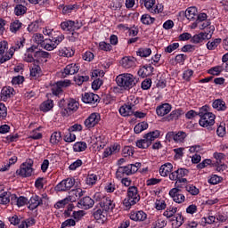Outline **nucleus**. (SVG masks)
Instances as JSON below:
<instances>
[{"label": "nucleus", "instance_id": "1", "mask_svg": "<svg viewBox=\"0 0 228 228\" xmlns=\"http://www.w3.org/2000/svg\"><path fill=\"white\" fill-rule=\"evenodd\" d=\"M199 117L200 118L199 122L201 127L215 126V118H216V116L212 112H209V107L206 105L201 107L199 111Z\"/></svg>", "mask_w": 228, "mask_h": 228}, {"label": "nucleus", "instance_id": "2", "mask_svg": "<svg viewBox=\"0 0 228 228\" xmlns=\"http://www.w3.org/2000/svg\"><path fill=\"white\" fill-rule=\"evenodd\" d=\"M116 83L118 86H121L125 90H129L133 88V86H136V83H138V79L134 76L129 73H125L118 75L116 77Z\"/></svg>", "mask_w": 228, "mask_h": 228}, {"label": "nucleus", "instance_id": "3", "mask_svg": "<svg viewBox=\"0 0 228 228\" xmlns=\"http://www.w3.org/2000/svg\"><path fill=\"white\" fill-rule=\"evenodd\" d=\"M159 134H161L159 130H155L144 134L143 139L138 140L135 142L136 147H138V149H149L152 144V142H154L156 138H159Z\"/></svg>", "mask_w": 228, "mask_h": 228}, {"label": "nucleus", "instance_id": "4", "mask_svg": "<svg viewBox=\"0 0 228 228\" xmlns=\"http://www.w3.org/2000/svg\"><path fill=\"white\" fill-rule=\"evenodd\" d=\"M137 202H140V194L136 186H130L127 190V197L124 200L123 204L126 208H131Z\"/></svg>", "mask_w": 228, "mask_h": 228}, {"label": "nucleus", "instance_id": "5", "mask_svg": "<svg viewBox=\"0 0 228 228\" xmlns=\"http://www.w3.org/2000/svg\"><path fill=\"white\" fill-rule=\"evenodd\" d=\"M190 174V171L186 168H178L177 170L172 172L169 175V179L170 181H176L175 182V186L179 188V183H188V180L184 177Z\"/></svg>", "mask_w": 228, "mask_h": 228}, {"label": "nucleus", "instance_id": "6", "mask_svg": "<svg viewBox=\"0 0 228 228\" xmlns=\"http://www.w3.org/2000/svg\"><path fill=\"white\" fill-rule=\"evenodd\" d=\"M60 26L62 31H69V33H72V31H77L78 29H81V28H83V23L77 20L74 21L71 20H66L61 22Z\"/></svg>", "mask_w": 228, "mask_h": 228}, {"label": "nucleus", "instance_id": "7", "mask_svg": "<svg viewBox=\"0 0 228 228\" xmlns=\"http://www.w3.org/2000/svg\"><path fill=\"white\" fill-rule=\"evenodd\" d=\"M16 174L21 177H31L33 175V160L28 159L22 163L20 169L16 171Z\"/></svg>", "mask_w": 228, "mask_h": 228}, {"label": "nucleus", "instance_id": "8", "mask_svg": "<svg viewBox=\"0 0 228 228\" xmlns=\"http://www.w3.org/2000/svg\"><path fill=\"white\" fill-rule=\"evenodd\" d=\"M26 61L33 62L30 65V77L31 79H38L42 76V69L40 68V60L38 59H26Z\"/></svg>", "mask_w": 228, "mask_h": 228}, {"label": "nucleus", "instance_id": "9", "mask_svg": "<svg viewBox=\"0 0 228 228\" xmlns=\"http://www.w3.org/2000/svg\"><path fill=\"white\" fill-rule=\"evenodd\" d=\"M76 184V180L73 178H67L62 180L60 183H58L55 187L57 191H69L71 188Z\"/></svg>", "mask_w": 228, "mask_h": 228}, {"label": "nucleus", "instance_id": "10", "mask_svg": "<svg viewBox=\"0 0 228 228\" xmlns=\"http://www.w3.org/2000/svg\"><path fill=\"white\" fill-rule=\"evenodd\" d=\"M71 85L70 80L66 79L63 81H58L56 84L52 86V94L53 95H60L63 92V88H67Z\"/></svg>", "mask_w": 228, "mask_h": 228}, {"label": "nucleus", "instance_id": "11", "mask_svg": "<svg viewBox=\"0 0 228 228\" xmlns=\"http://www.w3.org/2000/svg\"><path fill=\"white\" fill-rule=\"evenodd\" d=\"M99 122H101V115L97 112H94L85 120L84 124L87 129H92V127H95Z\"/></svg>", "mask_w": 228, "mask_h": 228}, {"label": "nucleus", "instance_id": "12", "mask_svg": "<svg viewBox=\"0 0 228 228\" xmlns=\"http://www.w3.org/2000/svg\"><path fill=\"white\" fill-rule=\"evenodd\" d=\"M181 189L179 187L173 188L169 191V196L173 199L174 202L176 204H183L186 200V197L183 194L180 193Z\"/></svg>", "mask_w": 228, "mask_h": 228}, {"label": "nucleus", "instance_id": "13", "mask_svg": "<svg viewBox=\"0 0 228 228\" xmlns=\"http://www.w3.org/2000/svg\"><path fill=\"white\" fill-rule=\"evenodd\" d=\"M26 39L24 37L20 38L13 45L10 47V49L5 53V58H12L13 54H15V51H19L20 47H24V44Z\"/></svg>", "mask_w": 228, "mask_h": 228}, {"label": "nucleus", "instance_id": "14", "mask_svg": "<svg viewBox=\"0 0 228 228\" xmlns=\"http://www.w3.org/2000/svg\"><path fill=\"white\" fill-rule=\"evenodd\" d=\"M28 58H49V53L45 51H35V48L30 47L27 50Z\"/></svg>", "mask_w": 228, "mask_h": 228}, {"label": "nucleus", "instance_id": "15", "mask_svg": "<svg viewBox=\"0 0 228 228\" xmlns=\"http://www.w3.org/2000/svg\"><path fill=\"white\" fill-rule=\"evenodd\" d=\"M44 199H47V196H43L42 198H40L38 195L32 196L28 201L29 209H37L38 206H42V204H44Z\"/></svg>", "mask_w": 228, "mask_h": 228}, {"label": "nucleus", "instance_id": "16", "mask_svg": "<svg viewBox=\"0 0 228 228\" xmlns=\"http://www.w3.org/2000/svg\"><path fill=\"white\" fill-rule=\"evenodd\" d=\"M79 72V66L77 64H69L61 72V77H67V76H72Z\"/></svg>", "mask_w": 228, "mask_h": 228}, {"label": "nucleus", "instance_id": "17", "mask_svg": "<svg viewBox=\"0 0 228 228\" xmlns=\"http://www.w3.org/2000/svg\"><path fill=\"white\" fill-rule=\"evenodd\" d=\"M15 95V89L13 87L5 86L3 87L1 91V100L6 102L8 99H12V97Z\"/></svg>", "mask_w": 228, "mask_h": 228}, {"label": "nucleus", "instance_id": "18", "mask_svg": "<svg viewBox=\"0 0 228 228\" xmlns=\"http://www.w3.org/2000/svg\"><path fill=\"white\" fill-rule=\"evenodd\" d=\"M82 101L86 104H95L99 101V95L94 93H86L82 95Z\"/></svg>", "mask_w": 228, "mask_h": 228}, {"label": "nucleus", "instance_id": "19", "mask_svg": "<svg viewBox=\"0 0 228 228\" xmlns=\"http://www.w3.org/2000/svg\"><path fill=\"white\" fill-rule=\"evenodd\" d=\"M152 72H154V68L151 66V63H147L138 70L137 74L140 77H148V76H152Z\"/></svg>", "mask_w": 228, "mask_h": 228}, {"label": "nucleus", "instance_id": "20", "mask_svg": "<svg viewBox=\"0 0 228 228\" xmlns=\"http://www.w3.org/2000/svg\"><path fill=\"white\" fill-rule=\"evenodd\" d=\"M169 111H172V106L169 103H163L156 109L158 117H165V115H168Z\"/></svg>", "mask_w": 228, "mask_h": 228}, {"label": "nucleus", "instance_id": "21", "mask_svg": "<svg viewBox=\"0 0 228 228\" xmlns=\"http://www.w3.org/2000/svg\"><path fill=\"white\" fill-rule=\"evenodd\" d=\"M130 219L134 222H145L147 220V214L142 210L130 213Z\"/></svg>", "mask_w": 228, "mask_h": 228}, {"label": "nucleus", "instance_id": "22", "mask_svg": "<svg viewBox=\"0 0 228 228\" xmlns=\"http://www.w3.org/2000/svg\"><path fill=\"white\" fill-rule=\"evenodd\" d=\"M79 110V102L74 99H70L68 102V107L67 109L62 111V114L65 115L66 113H72V111H77Z\"/></svg>", "mask_w": 228, "mask_h": 228}, {"label": "nucleus", "instance_id": "23", "mask_svg": "<svg viewBox=\"0 0 228 228\" xmlns=\"http://www.w3.org/2000/svg\"><path fill=\"white\" fill-rule=\"evenodd\" d=\"M134 105L125 104L119 108V113L122 117H131L134 113Z\"/></svg>", "mask_w": 228, "mask_h": 228}, {"label": "nucleus", "instance_id": "24", "mask_svg": "<svg viewBox=\"0 0 228 228\" xmlns=\"http://www.w3.org/2000/svg\"><path fill=\"white\" fill-rule=\"evenodd\" d=\"M101 208L107 213V211H111L115 208V204L110 198H103L100 203Z\"/></svg>", "mask_w": 228, "mask_h": 228}, {"label": "nucleus", "instance_id": "25", "mask_svg": "<svg viewBox=\"0 0 228 228\" xmlns=\"http://www.w3.org/2000/svg\"><path fill=\"white\" fill-rule=\"evenodd\" d=\"M142 167V163L136 162L135 164H129L127 166L122 167L126 173V175H131L136 174V171Z\"/></svg>", "mask_w": 228, "mask_h": 228}, {"label": "nucleus", "instance_id": "26", "mask_svg": "<svg viewBox=\"0 0 228 228\" xmlns=\"http://www.w3.org/2000/svg\"><path fill=\"white\" fill-rule=\"evenodd\" d=\"M172 170H174L172 163H166L160 167L159 174L162 177H167L172 174Z\"/></svg>", "mask_w": 228, "mask_h": 228}, {"label": "nucleus", "instance_id": "27", "mask_svg": "<svg viewBox=\"0 0 228 228\" xmlns=\"http://www.w3.org/2000/svg\"><path fill=\"white\" fill-rule=\"evenodd\" d=\"M78 204L84 208V209H90V208H94L95 201L89 196H86L79 200Z\"/></svg>", "mask_w": 228, "mask_h": 228}, {"label": "nucleus", "instance_id": "28", "mask_svg": "<svg viewBox=\"0 0 228 228\" xmlns=\"http://www.w3.org/2000/svg\"><path fill=\"white\" fill-rule=\"evenodd\" d=\"M11 203L16 204L18 208H21L22 206H26V204H28V200L25 197L20 196V198H18L17 195L12 194Z\"/></svg>", "mask_w": 228, "mask_h": 228}, {"label": "nucleus", "instance_id": "29", "mask_svg": "<svg viewBox=\"0 0 228 228\" xmlns=\"http://www.w3.org/2000/svg\"><path fill=\"white\" fill-rule=\"evenodd\" d=\"M199 13V11L197 10V7L192 6L189 7L185 11V17L188 19V20H197V15Z\"/></svg>", "mask_w": 228, "mask_h": 228}, {"label": "nucleus", "instance_id": "30", "mask_svg": "<svg viewBox=\"0 0 228 228\" xmlns=\"http://www.w3.org/2000/svg\"><path fill=\"white\" fill-rule=\"evenodd\" d=\"M84 193L85 191L82 189H75L69 191V196H68V199L69 200V202H76V200L83 197Z\"/></svg>", "mask_w": 228, "mask_h": 228}, {"label": "nucleus", "instance_id": "31", "mask_svg": "<svg viewBox=\"0 0 228 228\" xmlns=\"http://www.w3.org/2000/svg\"><path fill=\"white\" fill-rule=\"evenodd\" d=\"M167 136H171L173 137V140L176 142L177 143H181V142H184V139L186 138V133L184 132H169Z\"/></svg>", "mask_w": 228, "mask_h": 228}, {"label": "nucleus", "instance_id": "32", "mask_svg": "<svg viewBox=\"0 0 228 228\" xmlns=\"http://www.w3.org/2000/svg\"><path fill=\"white\" fill-rule=\"evenodd\" d=\"M75 51L74 49L69 47H64L61 50H59V53L58 55L61 56V57H63V58H72V56H74L75 54Z\"/></svg>", "mask_w": 228, "mask_h": 228}, {"label": "nucleus", "instance_id": "33", "mask_svg": "<svg viewBox=\"0 0 228 228\" xmlns=\"http://www.w3.org/2000/svg\"><path fill=\"white\" fill-rule=\"evenodd\" d=\"M57 47L65 40V36L61 32H54L53 36L50 39Z\"/></svg>", "mask_w": 228, "mask_h": 228}, {"label": "nucleus", "instance_id": "34", "mask_svg": "<svg viewBox=\"0 0 228 228\" xmlns=\"http://www.w3.org/2000/svg\"><path fill=\"white\" fill-rule=\"evenodd\" d=\"M212 106L215 110H217V111H225V110H227V106L225 105V102L221 99L216 100L212 103Z\"/></svg>", "mask_w": 228, "mask_h": 228}, {"label": "nucleus", "instance_id": "35", "mask_svg": "<svg viewBox=\"0 0 228 228\" xmlns=\"http://www.w3.org/2000/svg\"><path fill=\"white\" fill-rule=\"evenodd\" d=\"M172 222L175 228H179L183 224H184V217H183L181 214H175Z\"/></svg>", "mask_w": 228, "mask_h": 228}, {"label": "nucleus", "instance_id": "36", "mask_svg": "<svg viewBox=\"0 0 228 228\" xmlns=\"http://www.w3.org/2000/svg\"><path fill=\"white\" fill-rule=\"evenodd\" d=\"M52 108H54V102H53V100L45 101L40 105L41 111H44L45 113L47 112V111H51Z\"/></svg>", "mask_w": 228, "mask_h": 228}, {"label": "nucleus", "instance_id": "37", "mask_svg": "<svg viewBox=\"0 0 228 228\" xmlns=\"http://www.w3.org/2000/svg\"><path fill=\"white\" fill-rule=\"evenodd\" d=\"M220 44H222V39L216 38L207 43V48L208 49V51H215V49H216V47H218Z\"/></svg>", "mask_w": 228, "mask_h": 228}, {"label": "nucleus", "instance_id": "38", "mask_svg": "<svg viewBox=\"0 0 228 228\" xmlns=\"http://www.w3.org/2000/svg\"><path fill=\"white\" fill-rule=\"evenodd\" d=\"M119 63L124 69H131V67H134V59L122 58Z\"/></svg>", "mask_w": 228, "mask_h": 228}, {"label": "nucleus", "instance_id": "39", "mask_svg": "<svg viewBox=\"0 0 228 228\" xmlns=\"http://www.w3.org/2000/svg\"><path fill=\"white\" fill-rule=\"evenodd\" d=\"M22 28V22L19 20H14L10 24V32L11 33H17Z\"/></svg>", "mask_w": 228, "mask_h": 228}, {"label": "nucleus", "instance_id": "40", "mask_svg": "<svg viewBox=\"0 0 228 228\" xmlns=\"http://www.w3.org/2000/svg\"><path fill=\"white\" fill-rule=\"evenodd\" d=\"M98 179L99 176H97V175L95 174L87 175L86 178V184H87L88 186H94L97 183Z\"/></svg>", "mask_w": 228, "mask_h": 228}, {"label": "nucleus", "instance_id": "41", "mask_svg": "<svg viewBox=\"0 0 228 228\" xmlns=\"http://www.w3.org/2000/svg\"><path fill=\"white\" fill-rule=\"evenodd\" d=\"M154 20H156V19L151 17L149 14H142L141 17V22L145 26H151V24H154Z\"/></svg>", "mask_w": 228, "mask_h": 228}, {"label": "nucleus", "instance_id": "42", "mask_svg": "<svg viewBox=\"0 0 228 228\" xmlns=\"http://www.w3.org/2000/svg\"><path fill=\"white\" fill-rule=\"evenodd\" d=\"M136 54L141 58H147L152 54V50H151V48H139Z\"/></svg>", "mask_w": 228, "mask_h": 228}, {"label": "nucleus", "instance_id": "43", "mask_svg": "<svg viewBox=\"0 0 228 228\" xmlns=\"http://www.w3.org/2000/svg\"><path fill=\"white\" fill-rule=\"evenodd\" d=\"M149 128V124L147 122H141L138 123L134 128V131L136 134H140V133H142V131H145V129Z\"/></svg>", "mask_w": 228, "mask_h": 228}, {"label": "nucleus", "instance_id": "44", "mask_svg": "<svg viewBox=\"0 0 228 228\" xmlns=\"http://www.w3.org/2000/svg\"><path fill=\"white\" fill-rule=\"evenodd\" d=\"M206 38V34L200 33L197 35H194L192 37H191V42L192 44H202Z\"/></svg>", "mask_w": 228, "mask_h": 228}, {"label": "nucleus", "instance_id": "45", "mask_svg": "<svg viewBox=\"0 0 228 228\" xmlns=\"http://www.w3.org/2000/svg\"><path fill=\"white\" fill-rule=\"evenodd\" d=\"M175 213H177L176 207H169L164 212V216L167 218H174L175 216Z\"/></svg>", "mask_w": 228, "mask_h": 228}, {"label": "nucleus", "instance_id": "46", "mask_svg": "<svg viewBox=\"0 0 228 228\" xmlns=\"http://www.w3.org/2000/svg\"><path fill=\"white\" fill-rule=\"evenodd\" d=\"M87 145L85 142H77L73 145V150L75 152H83V151H86Z\"/></svg>", "mask_w": 228, "mask_h": 228}, {"label": "nucleus", "instance_id": "47", "mask_svg": "<svg viewBox=\"0 0 228 228\" xmlns=\"http://www.w3.org/2000/svg\"><path fill=\"white\" fill-rule=\"evenodd\" d=\"M77 8H79V5H77L76 4L65 5L62 9V13H64V14L72 13L73 12H76V10H77Z\"/></svg>", "mask_w": 228, "mask_h": 228}, {"label": "nucleus", "instance_id": "48", "mask_svg": "<svg viewBox=\"0 0 228 228\" xmlns=\"http://www.w3.org/2000/svg\"><path fill=\"white\" fill-rule=\"evenodd\" d=\"M141 4H143L145 6L146 10L151 12L152 8L154 7V4H156V0H140Z\"/></svg>", "mask_w": 228, "mask_h": 228}, {"label": "nucleus", "instance_id": "49", "mask_svg": "<svg viewBox=\"0 0 228 228\" xmlns=\"http://www.w3.org/2000/svg\"><path fill=\"white\" fill-rule=\"evenodd\" d=\"M12 193L11 192H4L0 195V204H9L10 199H12Z\"/></svg>", "mask_w": 228, "mask_h": 228}, {"label": "nucleus", "instance_id": "50", "mask_svg": "<svg viewBox=\"0 0 228 228\" xmlns=\"http://www.w3.org/2000/svg\"><path fill=\"white\" fill-rule=\"evenodd\" d=\"M26 12H28V8L22 4H17L14 7V13L17 16L24 15V13H26Z\"/></svg>", "mask_w": 228, "mask_h": 228}, {"label": "nucleus", "instance_id": "51", "mask_svg": "<svg viewBox=\"0 0 228 228\" xmlns=\"http://www.w3.org/2000/svg\"><path fill=\"white\" fill-rule=\"evenodd\" d=\"M15 163H17V157L13 156L9 159L8 163L4 165V167L0 168V172H6V170H8L12 165H15Z\"/></svg>", "mask_w": 228, "mask_h": 228}, {"label": "nucleus", "instance_id": "52", "mask_svg": "<svg viewBox=\"0 0 228 228\" xmlns=\"http://www.w3.org/2000/svg\"><path fill=\"white\" fill-rule=\"evenodd\" d=\"M94 216L95 220H102V222H104L106 220V212L102 209H98L94 213Z\"/></svg>", "mask_w": 228, "mask_h": 228}, {"label": "nucleus", "instance_id": "53", "mask_svg": "<svg viewBox=\"0 0 228 228\" xmlns=\"http://www.w3.org/2000/svg\"><path fill=\"white\" fill-rule=\"evenodd\" d=\"M8 49V41H0V58H4L6 50Z\"/></svg>", "mask_w": 228, "mask_h": 228}, {"label": "nucleus", "instance_id": "54", "mask_svg": "<svg viewBox=\"0 0 228 228\" xmlns=\"http://www.w3.org/2000/svg\"><path fill=\"white\" fill-rule=\"evenodd\" d=\"M38 29H40V22H38V21H34V22L30 23L28 27V31L29 33H37V31H38Z\"/></svg>", "mask_w": 228, "mask_h": 228}, {"label": "nucleus", "instance_id": "55", "mask_svg": "<svg viewBox=\"0 0 228 228\" xmlns=\"http://www.w3.org/2000/svg\"><path fill=\"white\" fill-rule=\"evenodd\" d=\"M50 142L51 143H59V142H61V132H54L52 134Z\"/></svg>", "mask_w": 228, "mask_h": 228}, {"label": "nucleus", "instance_id": "56", "mask_svg": "<svg viewBox=\"0 0 228 228\" xmlns=\"http://www.w3.org/2000/svg\"><path fill=\"white\" fill-rule=\"evenodd\" d=\"M88 79H90V77H88V76H77L74 77V81H75L76 85H78V86H81V85H83V83L88 81Z\"/></svg>", "mask_w": 228, "mask_h": 228}, {"label": "nucleus", "instance_id": "57", "mask_svg": "<svg viewBox=\"0 0 228 228\" xmlns=\"http://www.w3.org/2000/svg\"><path fill=\"white\" fill-rule=\"evenodd\" d=\"M186 191L190 193L191 195H197L198 193H200V191L199 188L194 186L193 184H189L185 187Z\"/></svg>", "mask_w": 228, "mask_h": 228}, {"label": "nucleus", "instance_id": "58", "mask_svg": "<svg viewBox=\"0 0 228 228\" xmlns=\"http://www.w3.org/2000/svg\"><path fill=\"white\" fill-rule=\"evenodd\" d=\"M43 45L46 51H53L57 47L56 45L51 39H49L48 41L45 40Z\"/></svg>", "mask_w": 228, "mask_h": 228}, {"label": "nucleus", "instance_id": "59", "mask_svg": "<svg viewBox=\"0 0 228 228\" xmlns=\"http://www.w3.org/2000/svg\"><path fill=\"white\" fill-rule=\"evenodd\" d=\"M222 70H224V69L221 66H216L208 70V74H211L212 76H220Z\"/></svg>", "mask_w": 228, "mask_h": 228}, {"label": "nucleus", "instance_id": "60", "mask_svg": "<svg viewBox=\"0 0 228 228\" xmlns=\"http://www.w3.org/2000/svg\"><path fill=\"white\" fill-rule=\"evenodd\" d=\"M181 117V110H173L169 116H167V120L170 122V120H177Z\"/></svg>", "mask_w": 228, "mask_h": 228}, {"label": "nucleus", "instance_id": "61", "mask_svg": "<svg viewBox=\"0 0 228 228\" xmlns=\"http://www.w3.org/2000/svg\"><path fill=\"white\" fill-rule=\"evenodd\" d=\"M99 49H101V51H111V49H113V46H111L110 44L106 43L104 41H102L99 43Z\"/></svg>", "mask_w": 228, "mask_h": 228}, {"label": "nucleus", "instance_id": "62", "mask_svg": "<svg viewBox=\"0 0 228 228\" xmlns=\"http://www.w3.org/2000/svg\"><path fill=\"white\" fill-rule=\"evenodd\" d=\"M72 216L76 222H79L85 216V212L83 210L74 211Z\"/></svg>", "mask_w": 228, "mask_h": 228}, {"label": "nucleus", "instance_id": "63", "mask_svg": "<svg viewBox=\"0 0 228 228\" xmlns=\"http://www.w3.org/2000/svg\"><path fill=\"white\" fill-rule=\"evenodd\" d=\"M164 6L162 4H157L155 6L153 5V8L150 11V13H161L163 12Z\"/></svg>", "mask_w": 228, "mask_h": 228}, {"label": "nucleus", "instance_id": "64", "mask_svg": "<svg viewBox=\"0 0 228 228\" xmlns=\"http://www.w3.org/2000/svg\"><path fill=\"white\" fill-rule=\"evenodd\" d=\"M167 225V221L164 219H158L153 223L154 228H163Z\"/></svg>", "mask_w": 228, "mask_h": 228}]
</instances>
